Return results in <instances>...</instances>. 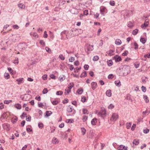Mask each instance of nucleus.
<instances>
[{"label": "nucleus", "mask_w": 150, "mask_h": 150, "mask_svg": "<svg viewBox=\"0 0 150 150\" xmlns=\"http://www.w3.org/2000/svg\"><path fill=\"white\" fill-rule=\"evenodd\" d=\"M106 110L104 108H101L100 111L98 113V115L101 117L104 118L106 116Z\"/></svg>", "instance_id": "nucleus-1"}, {"label": "nucleus", "mask_w": 150, "mask_h": 150, "mask_svg": "<svg viewBox=\"0 0 150 150\" xmlns=\"http://www.w3.org/2000/svg\"><path fill=\"white\" fill-rule=\"evenodd\" d=\"M27 45L25 43H21L18 45V49L20 51L24 50L27 47Z\"/></svg>", "instance_id": "nucleus-2"}, {"label": "nucleus", "mask_w": 150, "mask_h": 150, "mask_svg": "<svg viewBox=\"0 0 150 150\" xmlns=\"http://www.w3.org/2000/svg\"><path fill=\"white\" fill-rule=\"evenodd\" d=\"M31 97V95L29 94H25L24 95L21 96V97L22 100L25 101L29 100Z\"/></svg>", "instance_id": "nucleus-3"}, {"label": "nucleus", "mask_w": 150, "mask_h": 150, "mask_svg": "<svg viewBox=\"0 0 150 150\" xmlns=\"http://www.w3.org/2000/svg\"><path fill=\"white\" fill-rule=\"evenodd\" d=\"M118 115L116 113H113L110 118V120L112 121H116L118 118Z\"/></svg>", "instance_id": "nucleus-4"}, {"label": "nucleus", "mask_w": 150, "mask_h": 150, "mask_svg": "<svg viewBox=\"0 0 150 150\" xmlns=\"http://www.w3.org/2000/svg\"><path fill=\"white\" fill-rule=\"evenodd\" d=\"M67 112H71L73 111V113H72L71 115L69 114L67 116H73L76 113V111L75 110H74L73 108H72V107H69V106L67 108Z\"/></svg>", "instance_id": "nucleus-5"}, {"label": "nucleus", "mask_w": 150, "mask_h": 150, "mask_svg": "<svg viewBox=\"0 0 150 150\" xmlns=\"http://www.w3.org/2000/svg\"><path fill=\"white\" fill-rule=\"evenodd\" d=\"M122 73L120 74V75L122 76H126L128 74L127 71H126V69L125 68L122 69Z\"/></svg>", "instance_id": "nucleus-6"}, {"label": "nucleus", "mask_w": 150, "mask_h": 150, "mask_svg": "<svg viewBox=\"0 0 150 150\" xmlns=\"http://www.w3.org/2000/svg\"><path fill=\"white\" fill-rule=\"evenodd\" d=\"M3 128L7 130H8L10 129V125L8 123H5L3 124Z\"/></svg>", "instance_id": "nucleus-7"}, {"label": "nucleus", "mask_w": 150, "mask_h": 150, "mask_svg": "<svg viewBox=\"0 0 150 150\" xmlns=\"http://www.w3.org/2000/svg\"><path fill=\"white\" fill-rule=\"evenodd\" d=\"M114 58L115 59V62H120L122 60L121 57L117 55L114 56Z\"/></svg>", "instance_id": "nucleus-8"}, {"label": "nucleus", "mask_w": 150, "mask_h": 150, "mask_svg": "<svg viewBox=\"0 0 150 150\" xmlns=\"http://www.w3.org/2000/svg\"><path fill=\"white\" fill-rule=\"evenodd\" d=\"M91 85L92 86V88L93 90L95 89L97 87V84L96 82H92L91 83Z\"/></svg>", "instance_id": "nucleus-9"}, {"label": "nucleus", "mask_w": 150, "mask_h": 150, "mask_svg": "<svg viewBox=\"0 0 150 150\" xmlns=\"http://www.w3.org/2000/svg\"><path fill=\"white\" fill-rule=\"evenodd\" d=\"M106 8L104 6L101 7L100 8V11L101 14L102 15H104V14L105 10Z\"/></svg>", "instance_id": "nucleus-10"}, {"label": "nucleus", "mask_w": 150, "mask_h": 150, "mask_svg": "<svg viewBox=\"0 0 150 150\" xmlns=\"http://www.w3.org/2000/svg\"><path fill=\"white\" fill-rule=\"evenodd\" d=\"M87 52L92 51L93 50V45H88L87 47Z\"/></svg>", "instance_id": "nucleus-11"}, {"label": "nucleus", "mask_w": 150, "mask_h": 150, "mask_svg": "<svg viewBox=\"0 0 150 150\" xmlns=\"http://www.w3.org/2000/svg\"><path fill=\"white\" fill-rule=\"evenodd\" d=\"M52 142L54 144H57L59 142L58 139L54 137L52 140Z\"/></svg>", "instance_id": "nucleus-12"}, {"label": "nucleus", "mask_w": 150, "mask_h": 150, "mask_svg": "<svg viewBox=\"0 0 150 150\" xmlns=\"http://www.w3.org/2000/svg\"><path fill=\"white\" fill-rule=\"evenodd\" d=\"M97 122V120L96 118H94L91 121V123L93 125H95Z\"/></svg>", "instance_id": "nucleus-13"}, {"label": "nucleus", "mask_w": 150, "mask_h": 150, "mask_svg": "<svg viewBox=\"0 0 150 150\" xmlns=\"http://www.w3.org/2000/svg\"><path fill=\"white\" fill-rule=\"evenodd\" d=\"M114 51L112 50H110L107 52V54L110 56H112L113 54Z\"/></svg>", "instance_id": "nucleus-14"}, {"label": "nucleus", "mask_w": 150, "mask_h": 150, "mask_svg": "<svg viewBox=\"0 0 150 150\" xmlns=\"http://www.w3.org/2000/svg\"><path fill=\"white\" fill-rule=\"evenodd\" d=\"M107 96L108 97H110L111 96L112 93L111 90H108L107 91L106 93Z\"/></svg>", "instance_id": "nucleus-15"}, {"label": "nucleus", "mask_w": 150, "mask_h": 150, "mask_svg": "<svg viewBox=\"0 0 150 150\" xmlns=\"http://www.w3.org/2000/svg\"><path fill=\"white\" fill-rule=\"evenodd\" d=\"M122 43L121 40L119 39H116L115 41V44L117 45H120Z\"/></svg>", "instance_id": "nucleus-16"}, {"label": "nucleus", "mask_w": 150, "mask_h": 150, "mask_svg": "<svg viewBox=\"0 0 150 150\" xmlns=\"http://www.w3.org/2000/svg\"><path fill=\"white\" fill-rule=\"evenodd\" d=\"M16 35H14V36L12 38V40H9V41L8 42H15L16 40Z\"/></svg>", "instance_id": "nucleus-17"}, {"label": "nucleus", "mask_w": 150, "mask_h": 150, "mask_svg": "<svg viewBox=\"0 0 150 150\" xmlns=\"http://www.w3.org/2000/svg\"><path fill=\"white\" fill-rule=\"evenodd\" d=\"M87 76L86 72V71L83 72L81 75L80 77L81 78L85 77Z\"/></svg>", "instance_id": "nucleus-18"}, {"label": "nucleus", "mask_w": 150, "mask_h": 150, "mask_svg": "<svg viewBox=\"0 0 150 150\" xmlns=\"http://www.w3.org/2000/svg\"><path fill=\"white\" fill-rule=\"evenodd\" d=\"M143 97L145 102L146 103H148L149 102V100L148 99V97L146 95H144Z\"/></svg>", "instance_id": "nucleus-19"}, {"label": "nucleus", "mask_w": 150, "mask_h": 150, "mask_svg": "<svg viewBox=\"0 0 150 150\" xmlns=\"http://www.w3.org/2000/svg\"><path fill=\"white\" fill-rule=\"evenodd\" d=\"M108 65V66L110 67L113 64V62L112 60H109L107 61Z\"/></svg>", "instance_id": "nucleus-20"}, {"label": "nucleus", "mask_w": 150, "mask_h": 150, "mask_svg": "<svg viewBox=\"0 0 150 150\" xmlns=\"http://www.w3.org/2000/svg\"><path fill=\"white\" fill-rule=\"evenodd\" d=\"M115 83L116 86H120L121 85V82L120 80H117L115 81Z\"/></svg>", "instance_id": "nucleus-21"}, {"label": "nucleus", "mask_w": 150, "mask_h": 150, "mask_svg": "<svg viewBox=\"0 0 150 150\" xmlns=\"http://www.w3.org/2000/svg\"><path fill=\"white\" fill-rule=\"evenodd\" d=\"M125 147V146L121 145L117 148V149L118 150H123Z\"/></svg>", "instance_id": "nucleus-22"}, {"label": "nucleus", "mask_w": 150, "mask_h": 150, "mask_svg": "<svg viewBox=\"0 0 150 150\" xmlns=\"http://www.w3.org/2000/svg\"><path fill=\"white\" fill-rule=\"evenodd\" d=\"M133 143L135 145H138L139 144V142L138 140L135 139L133 141Z\"/></svg>", "instance_id": "nucleus-23"}, {"label": "nucleus", "mask_w": 150, "mask_h": 150, "mask_svg": "<svg viewBox=\"0 0 150 150\" xmlns=\"http://www.w3.org/2000/svg\"><path fill=\"white\" fill-rule=\"evenodd\" d=\"M4 77L5 79H8L9 78L10 75L8 73H5L4 74Z\"/></svg>", "instance_id": "nucleus-24"}, {"label": "nucleus", "mask_w": 150, "mask_h": 150, "mask_svg": "<svg viewBox=\"0 0 150 150\" xmlns=\"http://www.w3.org/2000/svg\"><path fill=\"white\" fill-rule=\"evenodd\" d=\"M52 112L50 111H47L46 112V115L48 117L52 114Z\"/></svg>", "instance_id": "nucleus-25"}, {"label": "nucleus", "mask_w": 150, "mask_h": 150, "mask_svg": "<svg viewBox=\"0 0 150 150\" xmlns=\"http://www.w3.org/2000/svg\"><path fill=\"white\" fill-rule=\"evenodd\" d=\"M23 78H21L17 79L16 80V81L18 82V84H20L21 83H22V81H23Z\"/></svg>", "instance_id": "nucleus-26"}, {"label": "nucleus", "mask_w": 150, "mask_h": 150, "mask_svg": "<svg viewBox=\"0 0 150 150\" xmlns=\"http://www.w3.org/2000/svg\"><path fill=\"white\" fill-rule=\"evenodd\" d=\"M15 107L18 109H20L21 108V106L18 103L15 105Z\"/></svg>", "instance_id": "nucleus-27"}, {"label": "nucleus", "mask_w": 150, "mask_h": 150, "mask_svg": "<svg viewBox=\"0 0 150 150\" xmlns=\"http://www.w3.org/2000/svg\"><path fill=\"white\" fill-rule=\"evenodd\" d=\"M65 79V77L64 76H60L59 77V79L61 81H62L64 80Z\"/></svg>", "instance_id": "nucleus-28"}, {"label": "nucleus", "mask_w": 150, "mask_h": 150, "mask_svg": "<svg viewBox=\"0 0 150 150\" xmlns=\"http://www.w3.org/2000/svg\"><path fill=\"white\" fill-rule=\"evenodd\" d=\"M140 41L143 44H144L146 41L144 38H141L140 39Z\"/></svg>", "instance_id": "nucleus-29"}, {"label": "nucleus", "mask_w": 150, "mask_h": 150, "mask_svg": "<svg viewBox=\"0 0 150 150\" xmlns=\"http://www.w3.org/2000/svg\"><path fill=\"white\" fill-rule=\"evenodd\" d=\"M83 92V90L82 89H79L77 91V92L79 94H81Z\"/></svg>", "instance_id": "nucleus-30"}, {"label": "nucleus", "mask_w": 150, "mask_h": 150, "mask_svg": "<svg viewBox=\"0 0 150 150\" xmlns=\"http://www.w3.org/2000/svg\"><path fill=\"white\" fill-rule=\"evenodd\" d=\"M65 92H64V93L66 95H67L69 94V93L71 91L69 89H65Z\"/></svg>", "instance_id": "nucleus-31"}, {"label": "nucleus", "mask_w": 150, "mask_h": 150, "mask_svg": "<svg viewBox=\"0 0 150 150\" xmlns=\"http://www.w3.org/2000/svg\"><path fill=\"white\" fill-rule=\"evenodd\" d=\"M138 30L137 29H135L132 32V34L134 35H136L138 32Z\"/></svg>", "instance_id": "nucleus-32"}, {"label": "nucleus", "mask_w": 150, "mask_h": 150, "mask_svg": "<svg viewBox=\"0 0 150 150\" xmlns=\"http://www.w3.org/2000/svg\"><path fill=\"white\" fill-rule=\"evenodd\" d=\"M83 114H88V111L87 110V109H83Z\"/></svg>", "instance_id": "nucleus-33"}, {"label": "nucleus", "mask_w": 150, "mask_h": 150, "mask_svg": "<svg viewBox=\"0 0 150 150\" xmlns=\"http://www.w3.org/2000/svg\"><path fill=\"white\" fill-rule=\"evenodd\" d=\"M59 58L61 60H64L65 59L64 57L63 56V55L62 54H60L59 57Z\"/></svg>", "instance_id": "nucleus-34"}, {"label": "nucleus", "mask_w": 150, "mask_h": 150, "mask_svg": "<svg viewBox=\"0 0 150 150\" xmlns=\"http://www.w3.org/2000/svg\"><path fill=\"white\" fill-rule=\"evenodd\" d=\"M88 117L86 116H83L82 120L83 122H85L88 119Z\"/></svg>", "instance_id": "nucleus-35"}, {"label": "nucleus", "mask_w": 150, "mask_h": 150, "mask_svg": "<svg viewBox=\"0 0 150 150\" xmlns=\"http://www.w3.org/2000/svg\"><path fill=\"white\" fill-rule=\"evenodd\" d=\"M18 6L21 8H24L25 6L22 4H18Z\"/></svg>", "instance_id": "nucleus-36"}, {"label": "nucleus", "mask_w": 150, "mask_h": 150, "mask_svg": "<svg viewBox=\"0 0 150 150\" xmlns=\"http://www.w3.org/2000/svg\"><path fill=\"white\" fill-rule=\"evenodd\" d=\"M131 122H129L127 123L126 124V127L127 128L129 129L131 127Z\"/></svg>", "instance_id": "nucleus-37"}, {"label": "nucleus", "mask_w": 150, "mask_h": 150, "mask_svg": "<svg viewBox=\"0 0 150 150\" xmlns=\"http://www.w3.org/2000/svg\"><path fill=\"white\" fill-rule=\"evenodd\" d=\"M63 92L61 91H57L56 93V95H62L63 94Z\"/></svg>", "instance_id": "nucleus-38"}, {"label": "nucleus", "mask_w": 150, "mask_h": 150, "mask_svg": "<svg viewBox=\"0 0 150 150\" xmlns=\"http://www.w3.org/2000/svg\"><path fill=\"white\" fill-rule=\"evenodd\" d=\"M73 85L74 84H73V83H72V84L71 83H70L69 85H68V88H69V89L70 90L73 87Z\"/></svg>", "instance_id": "nucleus-39"}, {"label": "nucleus", "mask_w": 150, "mask_h": 150, "mask_svg": "<svg viewBox=\"0 0 150 150\" xmlns=\"http://www.w3.org/2000/svg\"><path fill=\"white\" fill-rule=\"evenodd\" d=\"M48 91L47 90V88H45L42 91V93L43 94H45L47 93Z\"/></svg>", "instance_id": "nucleus-40"}, {"label": "nucleus", "mask_w": 150, "mask_h": 150, "mask_svg": "<svg viewBox=\"0 0 150 150\" xmlns=\"http://www.w3.org/2000/svg\"><path fill=\"white\" fill-rule=\"evenodd\" d=\"M99 59V57L98 56H96L94 57L93 58V60L94 61H97Z\"/></svg>", "instance_id": "nucleus-41"}, {"label": "nucleus", "mask_w": 150, "mask_h": 150, "mask_svg": "<svg viewBox=\"0 0 150 150\" xmlns=\"http://www.w3.org/2000/svg\"><path fill=\"white\" fill-rule=\"evenodd\" d=\"M110 4L112 6H114L115 5V1H111L110 2Z\"/></svg>", "instance_id": "nucleus-42"}, {"label": "nucleus", "mask_w": 150, "mask_h": 150, "mask_svg": "<svg viewBox=\"0 0 150 150\" xmlns=\"http://www.w3.org/2000/svg\"><path fill=\"white\" fill-rule=\"evenodd\" d=\"M51 102H52V104L54 105H56L57 104H58V101H57L56 100H54L52 101H51Z\"/></svg>", "instance_id": "nucleus-43"}, {"label": "nucleus", "mask_w": 150, "mask_h": 150, "mask_svg": "<svg viewBox=\"0 0 150 150\" xmlns=\"http://www.w3.org/2000/svg\"><path fill=\"white\" fill-rule=\"evenodd\" d=\"M12 100H5L4 101V103L5 104H8L10 102H12Z\"/></svg>", "instance_id": "nucleus-44"}, {"label": "nucleus", "mask_w": 150, "mask_h": 150, "mask_svg": "<svg viewBox=\"0 0 150 150\" xmlns=\"http://www.w3.org/2000/svg\"><path fill=\"white\" fill-rule=\"evenodd\" d=\"M141 88L142 89V91L144 92H145L146 91V87L142 86L141 87Z\"/></svg>", "instance_id": "nucleus-45"}, {"label": "nucleus", "mask_w": 150, "mask_h": 150, "mask_svg": "<svg viewBox=\"0 0 150 150\" xmlns=\"http://www.w3.org/2000/svg\"><path fill=\"white\" fill-rule=\"evenodd\" d=\"M21 117L22 118L23 117H27V114L25 112H23L21 116Z\"/></svg>", "instance_id": "nucleus-46"}, {"label": "nucleus", "mask_w": 150, "mask_h": 150, "mask_svg": "<svg viewBox=\"0 0 150 150\" xmlns=\"http://www.w3.org/2000/svg\"><path fill=\"white\" fill-rule=\"evenodd\" d=\"M148 22H146V23H144L142 25H141V27L142 28H143L144 27V26L145 27H146L148 26Z\"/></svg>", "instance_id": "nucleus-47"}, {"label": "nucleus", "mask_w": 150, "mask_h": 150, "mask_svg": "<svg viewBox=\"0 0 150 150\" xmlns=\"http://www.w3.org/2000/svg\"><path fill=\"white\" fill-rule=\"evenodd\" d=\"M81 132L83 135H84L85 133L86 130L84 128H81Z\"/></svg>", "instance_id": "nucleus-48"}, {"label": "nucleus", "mask_w": 150, "mask_h": 150, "mask_svg": "<svg viewBox=\"0 0 150 150\" xmlns=\"http://www.w3.org/2000/svg\"><path fill=\"white\" fill-rule=\"evenodd\" d=\"M147 113H148V111H147V109H146V110L145 111L143 112H142L143 117H144L145 116H146V114Z\"/></svg>", "instance_id": "nucleus-49"}, {"label": "nucleus", "mask_w": 150, "mask_h": 150, "mask_svg": "<svg viewBox=\"0 0 150 150\" xmlns=\"http://www.w3.org/2000/svg\"><path fill=\"white\" fill-rule=\"evenodd\" d=\"M43 124L42 123H39L38 124V127L40 128H42L43 127Z\"/></svg>", "instance_id": "nucleus-50"}, {"label": "nucleus", "mask_w": 150, "mask_h": 150, "mask_svg": "<svg viewBox=\"0 0 150 150\" xmlns=\"http://www.w3.org/2000/svg\"><path fill=\"white\" fill-rule=\"evenodd\" d=\"M89 67V66L88 65L85 64L84 66V68L86 70H88Z\"/></svg>", "instance_id": "nucleus-51"}, {"label": "nucleus", "mask_w": 150, "mask_h": 150, "mask_svg": "<svg viewBox=\"0 0 150 150\" xmlns=\"http://www.w3.org/2000/svg\"><path fill=\"white\" fill-rule=\"evenodd\" d=\"M74 122V120L73 119H71L68 120L67 122L69 123H71Z\"/></svg>", "instance_id": "nucleus-52"}, {"label": "nucleus", "mask_w": 150, "mask_h": 150, "mask_svg": "<svg viewBox=\"0 0 150 150\" xmlns=\"http://www.w3.org/2000/svg\"><path fill=\"white\" fill-rule=\"evenodd\" d=\"M128 51H125V52H123L122 54V55L123 56H126L127 55V54L128 53Z\"/></svg>", "instance_id": "nucleus-53"}, {"label": "nucleus", "mask_w": 150, "mask_h": 150, "mask_svg": "<svg viewBox=\"0 0 150 150\" xmlns=\"http://www.w3.org/2000/svg\"><path fill=\"white\" fill-rule=\"evenodd\" d=\"M114 107V106L112 104H110L108 106V108L109 109H112Z\"/></svg>", "instance_id": "nucleus-54"}, {"label": "nucleus", "mask_w": 150, "mask_h": 150, "mask_svg": "<svg viewBox=\"0 0 150 150\" xmlns=\"http://www.w3.org/2000/svg\"><path fill=\"white\" fill-rule=\"evenodd\" d=\"M13 27L14 29H18L19 28V27L17 25H13Z\"/></svg>", "instance_id": "nucleus-55"}, {"label": "nucleus", "mask_w": 150, "mask_h": 150, "mask_svg": "<svg viewBox=\"0 0 150 150\" xmlns=\"http://www.w3.org/2000/svg\"><path fill=\"white\" fill-rule=\"evenodd\" d=\"M8 70L12 74H13V70L11 68L8 67Z\"/></svg>", "instance_id": "nucleus-56"}, {"label": "nucleus", "mask_w": 150, "mask_h": 150, "mask_svg": "<svg viewBox=\"0 0 150 150\" xmlns=\"http://www.w3.org/2000/svg\"><path fill=\"white\" fill-rule=\"evenodd\" d=\"M86 99L85 96H83V97H82L81 101L82 102H84L86 101Z\"/></svg>", "instance_id": "nucleus-57"}, {"label": "nucleus", "mask_w": 150, "mask_h": 150, "mask_svg": "<svg viewBox=\"0 0 150 150\" xmlns=\"http://www.w3.org/2000/svg\"><path fill=\"white\" fill-rule=\"evenodd\" d=\"M127 26L130 28H132L133 27V25L132 23L129 22V23H128L127 25Z\"/></svg>", "instance_id": "nucleus-58"}, {"label": "nucleus", "mask_w": 150, "mask_h": 150, "mask_svg": "<svg viewBox=\"0 0 150 150\" xmlns=\"http://www.w3.org/2000/svg\"><path fill=\"white\" fill-rule=\"evenodd\" d=\"M40 43L42 45L44 46L45 45V42L43 40H40Z\"/></svg>", "instance_id": "nucleus-59"}, {"label": "nucleus", "mask_w": 150, "mask_h": 150, "mask_svg": "<svg viewBox=\"0 0 150 150\" xmlns=\"http://www.w3.org/2000/svg\"><path fill=\"white\" fill-rule=\"evenodd\" d=\"M113 75L112 74H110L108 76V78L109 79H112L113 78Z\"/></svg>", "instance_id": "nucleus-60"}, {"label": "nucleus", "mask_w": 150, "mask_h": 150, "mask_svg": "<svg viewBox=\"0 0 150 150\" xmlns=\"http://www.w3.org/2000/svg\"><path fill=\"white\" fill-rule=\"evenodd\" d=\"M50 77L54 79H56V76L53 74H52L50 75Z\"/></svg>", "instance_id": "nucleus-61"}, {"label": "nucleus", "mask_w": 150, "mask_h": 150, "mask_svg": "<svg viewBox=\"0 0 150 150\" xmlns=\"http://www.w3.org/2000/svg\"><path fill=\"white\" fill-rule=\"evenodd\" d=\"M47 36L48 35L47 33V32L46 31H45L44 32L43 37L45 38H46L47 37Z\"/></svg>", "instance_id": "nucleus-62"}, {"label": "nucleus", "mask_w": 150, "mask_h": 150, "mask_svg": "<svg viewBox=\"0 0 150 150\" xmlns=\"http://www.w3.org/2000/svg\"><path fill=\"white\" fill-rule=\"evenodd\" d=\"M134 46L135 47H134V49L135 50H136L138 48V45L137 44L136 42H135L134 43Z\"/></svg>", "instance_id": "nucleus-63"}, {"label": "nucleus", "mask_w": 150, "mask_h": 150, "mask_svg": "<svg viewBox=\"0 0 150 150\" xmlns=\"http://www.w3.org/2000/svg\"><path fill=\"white\" fill-rule=\"evenodd\" d=\"M47 75L46 74H45L43 75L42 76V79L44 80H45L47 79Z\"/></svg>", "instance_id": "nucleus-64"}]
</instances>
